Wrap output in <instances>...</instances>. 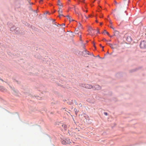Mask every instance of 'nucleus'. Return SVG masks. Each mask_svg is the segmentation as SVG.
Masks as SVG:
<instances>
[{
    "label": "nucleus",
    "mask_w": 146,
    "mask_h": 146,
    "mask_svg": "<svg viewBox=\"0 0 146 146\" xmlns=\"http://www.w3.org/2000/svg\"><path fill=\"white\" fill-rule=\"evenodd\" d=\"M96 22L97 23H98V21H96Z\"/></svg>",
    "instance_id": "58836bf2"
},
{
    "label": "nucleus",
    "mask_w": 146,
    "mask_h": 146,
    "mask_svg": "<svg viewBox=\"0 0 146 146\" xmlns=\"http://www.w3.org/2000/svg\"><path fill=\"white\" fill-rule=\"evenodd\" d=\"M106 33L107 35H108L109 36H110V34L108 32L106 31V30H104V31L102 33Z\"/></svg>",
    "instance_id": "f8f14e48"
},
{
    "label": "nucleus",
    "mask_w": 146,
    "mask_h": 146,
    "mask_svg": "<svg viewBox=\"0 0 146 146\" xmlns=\"http://www.w3.org/2000/svg\"><path fill=\"white\" fill-rule=\"evenodd\" d=\"M76 29V31H78V29Z\"/></svg>",
    "instance_id": "473e14b6"
},
{
    "label": "nucleus",
    "mask_w": 146,
    "mask_h": 146,
    "mask_svg": "<svg viewBox=\"0 0 146 146\" xmlns=\"http://www.w3.org/2000/svg\"><path fill=\"white\" fill-rule=\"evenodd\" d=\"M82 86V87L87 89H91L93 88L92 86L89 84H83Z\"/></svg>",
    "instance_id": "7ed1b4c3"
},
{
    "label": "nucleus",
    "mask_w": 146,
    "mask_h": 146,
    "mask_svg": "<svg viewBox=\"0 0 146 146\" xmlns=\"http://www.w3.org/2000/svg\"><path fill=\"white\" fill-rule=\"evenodd\" d=\"M80 41H82V39H81V38H80Z\"/></svg>",
    "instance_id": "bb28decb"
},
{
    "label": "nucleus",
    "mask_w": 146,
    "mask_h": 146,
    "mask_svg": "<svg viewBox=\"0 0 146 146\" xmlns=\"http://www.w3.org/2000/svg\"><path fill=\"white\" fill-rule=\"evenodd\" d=\"M42 1V0H40V2H41Z\"/></svg>",
    "instance_id": "c85d7f7f"
},
{
    "label": "nucleus",
    "mask_w": 146,
    "mask_h": 146,
    "mask_svg": "<svg viewBox=\"0 0 146 146\" xmlns=\"http://www.w3.org/2000/svg\"><path fill=\"white\" fill-rule=\"evenodd\" d=\"M62 25L64 26L65 25V24L64 23V24H62Z\"/></svg>",
    "instance_id": "7c9ffc66"
},
{
    "label": "nucleus",
    "mask_w": 146,
    "mask_h": 146,
    "mask_svg": "<svg viewBox=\"0 0 146 146\" xmlns=\"http://www.w3.org/2000/svg\"><path fill=\"white\" fill-rule=\"evenodd\" d=\"M71 140L70 139H67L63 140L62 141V142L63 144H70L71 143Z\"/></svg>",
    "instance_id": "f257e3e1"
},
{
    "label": "nucleus",
    "mask_w": 146,
    "mask_h": 146,
    "mask_svg": "<svg viewBox=\"0 0 146 146\" xmlns=\"http://www.w3.org/2000/svg\"><path fill=\"white\" fill-rule=\"evenodd\" d=\"M140 46L141 48H146V41H143L141 42Z\"/></svg>",
    "instance_id": "f03ea898"
},
{
    "label": "nucleus",
    "mask_w": 146,
    "mask_h": 146,
    "mask_svg": "<svg viewBox=\"0 0 146 146\" xmlns=\"http://www.w3.org/2000/svg\"><path fill=\"white\" fill-rule=\"evenodd\" d=\"M92 55L93 56H94V55L92 53Z\"/></svg>",
    "instance_id": "ea45409f"
},
{
    "label": "nucleus",
    "mask_w": 146,
    "mask_h": 146,
    "mask_svg": "<svg viewBox=\"0 0 146 146\" xmlns=\"http://www.w3.org/2000/svg\"><path fill=\"white\" fill-rule=\"evenodd\" d=\"M100 46L101 47V46H102L101 44H100Z\"/></svg>",
    "instance_id": "2f4dec72"
},
{
    "label": "nucleus",
    "mask_w": 146,
    "mask_h": 146,
    "mask_svg": "<svg viewBox=\"0 0 146 146\" xmlns=\"http://www.w3.org/2000/svg\"><path fill=\"white\" fill-rule=\"evenodd\" d=\"M101 47L103 49V48H104V46H101Z\"/></svg>",
    "instance_id": "c756f323"
},
{
    "label": "nucleus",
    "mask_w": 146,
    "mask_h": 146,
    "mask_svg": "<svg viewBox=\"0 0 146 146\" xmlns=\"http://www.w3.org/2000/svg\"><path fill=\"white\" fill-rule=\"evenodd\" d=\"M93 88L94 90H100L101 88V87L98 85H95Z\"/></svg>",
    "instance_id": "39448f33"
},
{
    "label": "nucleus",
    "mask_w": 146,
    "mask_h": 146,
    "mask_svg": "<svg viewBox=\"0 0 146 146\" xmlns=\"http://www.w3.org/2000/svg\"><path fill=\"white\" fill-rule=\"evenodd\" d=\"M96 0H95L94 1H93V3L94 2V1H95Z\"/></svg>",
    "instance_id": "79ce46f5"
},
{
    "label": "nucleus",
    "mask_w": 146,
    "mask_h": 146,
    "mask_svg": "<svg viewBox=\"0 0 146 146\" xmlns=\"http://www.w3.org/2000/svg\"><path fill=\"white\" fill-rule=\"evenodd\" d=\"M66 17H67L68 19H69V21H71V19L70 18V16H69V15H67V16H66Z\"/></svg>",
    "instance_id": "2eb2a0df"
},
{
    "label": "nucleus",
    "mask_w": 146,
    "mask_h": 146,
    "mask_svg": "<svg viewBox=\"0 0 146 146\" xmlns=\"http://www.w3.org/2000/svg\"><path fill=\"white\" fill-rule=\"evenodd\" d=\"M114 32H113L114 36H118L119 34V32L115 30Z\"/></svg>",
    "instance_id": "423d86ee"
},
{
    "label": "nucleus",
    "mask_w": 146,
    "mask_h": 146,
    "mask_svg": "<svg viewBox=\"0 0 146 146\" xmlns=\"http://www.w3.org/2000/svg\"><path fill=\"white\" fill-rule=\"evenodd\" d=\"M104 113L106 115H108V113L107 112H104Z\"/></svg>",
    "instance_id": "5701e85b"
},
{
    "label": "nucleus",
    "mask_w": 146,
    "mask_h": 146,
    "mask_svg": "<svg viewBox=\"0 0 146 146\" xmlns=\"http://www.w3.org/2000/svg\"><path fill=\"white\" fill-rule=\"evenodd\" d=\"M78 31H76V29H75V31H74V32L75 33V34H77L78 33Z\"/></svg>",
    "instance_id": "f3484780"
},
{
    "label": "nucleus",
    "mask_w": 146,
    "mask_h": 146,
    "mask_svg": "<svg viewBox=\"0 0 146 146\" xmlns=\"http://www.w3.org/2000/svg\"><path fill=\"white\" fill-rule=\"evenodd\" d=\"M97 56H98V57H100V56H99V55H98Z\"/></svg>",
    "instance_id": "f704fd0d"
},
{
    "label": "nucleus",
    "mask_w": 146,
    "mask_h": 146,
    "mask_svg": "<svg viewBox=\"0 0 146 146\" xmlns=\"http://www.w3.org/2000/svg\"><path fill=\"white\" fill-rule=\"evenodd\" d=\"M78 27L79 29H82V26L81 24L80 23H79L78 24Z\"/></svg>",
    "instance_id": "9b49d317"
},
{
    "label": "nucleus",
    "mask_w": 146,
    "mask_h": 146,
    "mask_svg": "<svg viewBox=\"0 0 146 146\" xmlns=\"http://www.w3.org/2000/svg\"><path fill=\"white\" fill-rule=\"evenodd\" d=\"M89 30L91 31L92 30H94V29L90 27L89 28Z\"/></svg>",
    "instance_id": "412c9836"
},
{
    "label": "nucleus",
    "mask_w": 146,
    "mask_h": 146,
    "mask_svg": "<svg viewBox=\"0 0 146 146\" xmlns=\"http://www.w3.org/2000/svg\"><path fill=\"white\" fill-rule=\"evenodd\" d=\"M61 16H64L63 15L61 14V15H60V14H59L58 17H60Z\"/></svg>",
    "instance_id": "aec40b11"
},
{
    "label": "nucleus",
    "mask_w": 146,
    "mask_h": 146,
    "mask_svg": "<svg viewBox=\"0 0 146 146\" xmlns=\"http://www.w3.org/2000/svg\"><path fill=\"white\" fill-rule=\"evenodd\" d=\"M110 36V37H111V38L112 37V36H110H110Z\"/></svg>",
    "instance_id": "c9c22d12"
},
{
    "label": "nucleus",
    "mask_w": 146,
    "mask_h": 146,
    "mask_svg": "<svg viewBox=\"0 0 146 146\" xmlns=\"http://www.w3.org/2000/svg\"><path fill=\"white\" fill-rule=\"evenodd\" d=\"M96 0H95L94 1H93V3L94 2V1H95Z\"/></svg>",
    "instance_id": "a19ab883"
},
{
    "label": "nucleus",
    "mask_w": 146,
    "mask_h": 146,
    "mask_svg": "<svg viewBox=\"0 0 146 146\" xmlns=\"http://www.w3.org/2000/svg\"><path fill=\"white\" fill-rule=\"evenodd\" d=\"M82 33L80 32H78L77 35H78V36H80V38H81Z\"/></svg>",
    "instance_id": "4468645a"
},
{
    "label": "nucleus",
    "mask_w": 146,
    "mask_h": 146,
    "mask_svg": "<svg viewBox=\"0 0 146 146\" xmlns=\"http://www.w3.org/2000/svg\"><path fill=\"white\" fill-rule=\"evenodd\" d=\"M62 127L65 130H66L67 128V126L65 124H63L62 125Z\"/></svg>",
    "instance_id": "1a4fd4ad"
},
{
    "label": "nucleus",
    "mask_w": 146,
    "mask_h": 146,
    "mask_svg": "<svg viewBox=\"0 0 146 146\" xmlns=\"http://www.w3.org/2000/svg\"><path fill=\"white\" fill-rule=\"evenodd\" d=\"M102 40L103 41H107V40L105 39V38H104L102 39Z\"/></svg>",
    "instance_id": "4be33fe9"
},
{
    "label": "nucleus",
    "mask_w": 146,
    "mask_h": 146,
    "mask_svg": "<svg viewBox=\"0 0 146 146\" xmlns=\"http://www.w3.org/2000/svg\"><path fill=\"white\" fill-rule=\"evenodd\" d=\"M110 47L111 48H113L112 47V44H110Z\"/></svg>",
    "instance_id": "a878e982"
},
{
    "label": "nucleus",
    "mask_w": 146,
    "mask_h": 146,
    "mask_svg": "<svg viewBox=\"0 0 146 146\" xmlns=\"http://www.w3.org/2000/svg\"><path fill=\"white\" fill-rule=\"evenodd\" d=\"M15 27L14 26H13L11 28L10 31H11L13 32L14 30H15Z\"/></svg>",
    "instance_id": "6e6552de"
},
{
    "label": "nucleus",
    "mask_w": 146,
    "mask_h": 146,
    "mask_svg": "<svg viewBox=\"0 0 146 146\" xmlns=\"http://www.w3.org/2000/svg\"><path fill=\"white\" fill-rule=\"evenodd\" d=\"M97 33H100V32H99V30L98 29H97Z\"/></svg>",
    "instance_id": "a211bd4d"
},
{
    "label": "nucleus",
    "mask_w": 146,
    "mask_h": 146,
    "mask_svg": "<svg viewBox=\"0 0 146 146\" xmlns=\"http://www.w3.org/2000/svg\"><path fill=\"white\" fill-rule=\"evenodd\" d=\"M102 50H103V51H104V49H103H103H102Z\"/></svg>",
    "instance_id": "4c0bfd02"
},
{
    "label": "nucleus",
    "mask_w": 146,
    "mask_h": 146,
    "mask_svg": "<svg viewBox=\"0 0 146 146\" xmlns=\"http://www.w3.org/2000/svg\"><path fill=\"white\" fill-rule=\"evenodd\" d=\"M110 23L111 24L112 23L111 21L110 20Z\"/></svg>",
    "instance_id": "393cba45"
},
{
    "label": "nucleus",
    "mask_w": 146,
    "mask_h": 146,
    "mask_svg": "<svg viewBox=\"0 0 146 146\" xmlns=\"http://www.w3.org/2000/svg\"><path fill=\"white\" fill-rule=\"evenodd\" d=\"M17 32H16V30H15V33H17Z\"/></svg>",
    "instance_id": "72a5a7b5"
},
{
    "label": "nucleus",
    "mask_w": 146,
    "mask_h": 146,
    "mask_svg": "<svg viewBox=\"0 0 146 146\" xmlns=\"http://www.w3.org/2000/svg\"><path fill=\"white\" fill-rule=\"evenodd\" d=\"M122 7V5L120 3H119L118 7L119 8H121Z\"/></svg>",
    "instance_id": "ddd939ff"
},
{
    "label": "nucleus",
    "mask_w": 146,
    "mask_h": 146,
    "mask_svg": "<svg viewBox=\"0 0 146 146\" xmlns=\"http://www.w3.org/2000/svg\"><path fill=\"white\" fill-rule=\"evenodd\" d=\"M110 28H111L113 30H115V29H114V28H113V27L112 26H111L110 27Z\"/></svg>",
    "instance_id": "6ab92c4d"
},
{
    "label": "nucleus",
    "mask_w": 146,
    "mask_h": 146,
    "mask_svg": "<svg viewBox=\"0 0 146 146\" xmlns=\"http://www.w3.org/2000/svg\"><path fill=\"white\" fill-rule=\"evenodd\" d=\"M59 10L58 11L59 14H60V15H61V14H62V11L61 9V8H60L59 7Z\"/></svg>",
    "instance_id": "0eeeda50"
},
{
    "label": "nucleus",
    "mask_w": 146,
    "mask_h": 146,
    "mask_svg": "<svg viewBox=\"0 0 146 146\" xmlns=\"http://www.w3.org/2000/svg\"><path fill=\"white\" fill-rule=\"evenodd\" d=\"M58 5L60 6L63 7L62 4L60 2L59 0H58Z\"/></svg>",
    "instance_id": "9d476101"
},
{
    "label": "nucleus",
    "mask_w": 146,
    "mask_h": 146,
    "mask_svg": "<svg viewBox=\"0 0 146 146\" xmlns=\"http://www.w3.org/2000/svg\"><path fill=\"white\" fill-rule=\"evenodd\" d=\"M102 24V23H100V24L101 25Z\"/></svg>",
    "instance_id": "e433bc0d"
},
{
    "label": "nucleus",
    "mask_w": 146,
    "mask_h": 146,
    "mask_svg": "<svg viewBox=\"0 0 146 146\" xmlns=\"http://www.w3.org/2000/svg\"><path fill=\"white\" fill-rule=\"evenodd\" d=\"M87 12V10H86V12Z\"/></svg>",
    "instance_id": "37998d69"
},
{
    "label": "nucleus",
    "mask_w": 146,
    "mask_h": 146,
    "mask_svg": "<svg viewBox=\"0 0 146 146\" xmlns=\"http://www.w3.org/2000/svg\"><path fill=\"white\" fill-rule=\"evenodd\" d=\"M93 44H94V46L95 47V48H96V47L95 46V44L94 43Z\"/></svg>",
    "instance_id": "cd10ccee"
},
{
    "label": "nucleus",
    "mask_w": 146,
    "mask_h": 146,
    "mask_svg": "<svg viewBox=\"0 0 146 146\" xmlns=\"http://www.w3.org/2000/svg\"><path fill=\"white\" fill-rule=\"evenodd\" d=\"M82 55L84 56H87L88 55H90L89 53V52L87 51L86 50H85L82 52Z\"/></svg>",
    "instance_id": "20e7f679"
},
{
    "label": "nucleus",
    "mask_w": 146,
    "mask_h": 146,
    "mask_svg": "<svg viewBox=\"0 0 146 146\" xmlns=\"http://www.w3.org/2000/svg\"><path fill=\"white\" fill-rule=\"evenodd\" d=\"M114 3L115 4V5L116 6H117V3L116 2V1H114Z\"/></svg>",
    "instance_id": "dca6fc26"
},
{
    "label": "nucleus",
    "mask_w": 146,
    "mask_h": 146,
    "mask_svg": "<svg viewBox=\"0 0 146 146\" xmlns=\"http://www.w3.org/2000/svg\"><path fill=\"white\" fill-rule=\"evenodd\" d=\"M78 111H77V110H76V111H75V113H76V114H77L78 113Z\"/></svg>",
    "instance_id": "b1692460"
}]
</instances>
